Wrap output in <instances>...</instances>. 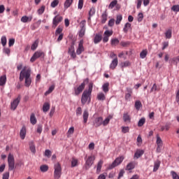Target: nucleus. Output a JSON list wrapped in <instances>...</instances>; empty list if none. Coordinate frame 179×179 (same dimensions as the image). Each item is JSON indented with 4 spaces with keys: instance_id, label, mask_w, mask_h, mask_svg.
<instances>
[{
    "instance_id": "obj_1",
    "label": "nucleus",
    "mask_w": 179,
    "mask_h": 179,
    "mask_svg": "<svg viewBox=\"0 0 179 179\" xmlns=\"http://www.w3.org/2000/svg\"><path fill=\"white\" fill-rule=\"evenodd\" d=\"M89 83V78H86L84 81L78 86L74 87V94L75 96H79L80 93L85 90L86 84Z\"/></svg>"
},
{
    "instance_id": "obj_2",
    "label": "nucleus",
    "mask_w": 179,
    "mask_h": 179,
    "mask_svg": "<svg viewBox=\"0 0 179 179\" xmlns=\"http://www.w3.org/2000/svg\"><path fill=\"white\" fill-rule=\"evenodd\" d=\"M54 170V179H60L61 176H62V167L59 162L55 164Z\"/></svg>"
},
{
    "instance_id": "obj_3",
    "label": "nucleus",
    "mask_w": 179,
    "mask_h": 179,
    "mask_svg": "<svg viewBox=\"0 0 179 179\" xmlns=\"http://www.w3.org/2000/svg\"><path fill=\"white\" fill-rule=\"evenodd\" d=\"M91 100L92 93L84 90L81 96V103L83 104V106H85L87 102L88 103H90Z\"/></svg>"
},
{
    "instance_id": "obj_4",
    "label": "nucleus",
    "mask_w": 179,
    "mask_h": 179,
    "mask_svg": "<svg viewBox=\"0 0 179 179\" xmlns=\"http://www.w3.org/2000/svg\"><path fill=\"white\" fill-rule=\"evenodd\" d=\"M45 57V53L41 50H37L31 57L30 61L31 62H34L36 59H38V58H44Z\"/></svg>"
},
{
    "instance_id": "obj_5",
    "label": "nucleus",
    "mask_w": 179,
    "mask_h": 179,
    "mask_svg": "<svg viewBox=\"0 0 179 179\" xmlns=\"http://www.w3.org/2000/svg\"><path fill=\"white\" fill-rule=\"evenodd\" d=\"M122 162H124V157L116 158L115 160L108 166V170H113V169L117 167V166H120Z\"/></svg>"
},
{
    "instance_id": "obj_6",
    "label": "nucleus",
    "mask_w": 179,
    "mask_h": 179,
    "mask_svg": "<svg viewBox=\"0 0 179 179\" xmlns=\"http://www.w3.org/2000/svg\"><path fill=\"white\" fill-rule=\"evenodd\" d=\"M8 170L12 171L15 169V157L12 154H9L8 156Z\"/></svg>"
},
{
    "instance_id": "obj_7",
    "label": "nucleus",
    "mask_w": 179,
    "mask_h": 179,
    "mask_svg": "<svg viewBox=\"0 0 179 179\" xmlns=\"http://www.w3.org/2000/svg\"><path fill=\"white\" fill-rule=\"evenodd\" d=\"M31 75V70L30 68L28 69V71L25 74V86L29 87L31 85V78H30Z\"/></svg>"
},
{
    "instance_id": "obj_8",
    "label": "nucleus",
    "mask_w": 179,
    "mask_h": 179,
    "mask_svg": "<svg viewBox=\"0 0 179 179\" xmlns=\"http://www.w3.org/2000/svg\"><path fill=\"white\" fill-rule=\"evenodd\" d=\"M156 143H157L156 152L157 153H160V152H162V148H163V141L159 136H157Z\"/></svg>"
},
{
    "instance_id": "obj_9",
    "label": "nucleus",
    "mask_w": 179,
    "mask_h": 179,
    "mask_svg": "<svg viewBox=\"0 0 179 179\" xmlns=\"http://www.w3.org/2000/svg\"><path fill=\"white\" fill-rule=\"evenodd\" d=\"M20 103V96H18L17 99H14L10 103V108L13 111H15L17 108V106Z\"/></svg>"
},
{
    "instance_id": "obj_10",
    "label": "nucleus",
    "mask_w": 179,
    "mask_h": 179,
    "mask_svg": "<svg viewBox=\"0 0 179 179\" xmlns=\"http://www.w3.org/2000/svg\"><path fill=\"white\" fill-rule=\"evenodd\" d=\"M63 17L61 15H56L52 20V27H56L62 22Z\"/></svg>"
},
{
    "instance_id": "obj_11",
    "label": "nucleus",
    "mask_w": 179,
    "mask_h": 179,
    "mask_svg": "<svg viewBox=\"0 0 179 179\" xmlns=\"http://www.w3.org/2000/svg\"><path fill=\"white\" fill-rule=\"evenodd\" d=\"M83 51H85V47H83V40H81L80 41L78 48L76 50L77 55H80Z\"/></svg>"
},
{
    "instance_id": "obj_12",
    "label": "nucleus",
    "mask_w": 179,
    "mask_h": 179,
    "mask_svg": "<svg viewBox=\"0 0 179 179\" xmlns=\"http://www.w3.org/2000/svg\"><path fill=\"white\" fill-rule=\"evenodd\" d=\"M93 162H94V157H88L85 162L86 170H89V169H90V166H92V164H93Z\"/></svg>"
},
{
    "instance_id": "obj_13",
    "label": "nucleus",
    "mask_w": 179,
    "mask_h": 179,
    "mask_svg": "<svg viewBox=\"0 0 179 179\" xmlns=\"http://www.w3.org/2000/svg\"><path fill=\"white\" fill-rule=\"evenodd\" d=\"M102 124H103V117H96L93 121V125L94 127H96V128L101 127Z\"/></svg>"
},
{
    "instance_id": "obj_14",
    "label": "nucleus",
    "mask_w": 179,
    "mask_h": 179,
    "mask_svg": "<svg viewBox=\"0 0 179 179\" xmlns=\"http://www.w3.org/2000/svg\"><path fill=\"white\" fill-rule=\"evenodd\" d=\"M28 71H29V68H27V66H24L23 69L21 71L20 73V82H22V80L26 78V73H27Z\"/></svg>"
},
{
    "instance_id": "obj_15",
    "label": "nucleus",
    "mask_w": 179,
    "mask_h": 179,
    "mask_svg": "<svg viewBox=\"0 0 179 179\" xmlns=\"http://www.w3.org/2000/svg\"><path fill=\"white\" fill-rule=\"evenodd\" d=\"M118 66V58H115L114 59L112 60L109 68L110 69H112L113 71H114V69H115V68H117V66Z\"/></svg>"
},
{
    "instance_id": "obj_16",
    "label": "nucleus",
    "mask_w": 179,
    "mask_h": 179,
    "mask_svg": "<svg viewBox=\"0 0 179 179\" xmlns=\"http://www.w3.org/2000/svg\"><path fill=\"white\" fill-rule=\"evenodd\" d=\"M83 124H87V120H89V111L87 110V109H85L83 111Z\"/></svg>"
},
{
    "instance_id": "obj_17",
    "label": "nucleus",
    "mask_w": 179,
    "mask_h": 179,
    "mask_svg": "<svg viewBox=\"0 0 179 179\" xmlns=\"http://www.w3.org/2000/svg\"><path fill=\"white\" fill-rule=\"evenodd\" d=\"M96 99L99 101H104L106 100V94L104 92H99L96 95Z\"/></svg>"
},
{
    "instance_id": "obj_18",
    "label": "nucleus",
    "mask_w": 179,
    "mask_h": 179,
    "mask_svg": "<svg viewBox=\"0 0 179 179\" xmlns=\"http://www.w3.org/2000/svg\"><path fill=\"white\" fill-rule=\"evenodd\" d=\"M115 6H116L117 9H120V7H118L117 0H113V1H111L108 6V9H113Z\"/></svg>"
},
{
    "instance_id": "obj_19",
    "label": "nucleus",
    "mask_w": 179,
    "mask_h": 179,
    "mask_svg": "<svg viewBox=\"0 0 179 179\" xmlns=\"http://www.w3.org/2000/svg\"><path fill=\"white\" fill-rule=\"evenodd\" d=\"M31 20H33V16L31 15L29 17L24 15L21 17V22L22 23H27V22H31Z\"/></svg>"
},
{
    "instance_id": "obj_20",
    "label": "nucleus",
    "mask_w": 179,
    "mask_h": 179,
    "mask_svg": "<svg viewBox=\"0 0 179 179\" xmlns=\"http://www.w3.org/2000/svg\"><path fill=\"white\" fill-rule=\"evenodd\" d=\"M113 115H108L104 120L102 118V125L103 127H107L110 124V120H112Z\"/></svg>"
},
{
    "instance_id": "obj_21",
    "label": "nucleus",
    "mask_w": 179,
    "mask_h": 179,
    "mask_svg": "<svg viewBox=\"0 0 179 179\" xmlns=\"http://www.w3.org/2000/svg\"><path fill=\"white\" fill-rule=\"evenodd\" d=\"M108 15L107 14V10H106L101 15V23L104 24L107 22V17Z\"/></svg>"
},
{
    "instance_id": "obj_22",
    "label": "nucleus",
    "mask_w": 179,
    "mask_h": 179,
    "mask_svg": "<svg viewBox=\"0 0 179 179\" xmlns=\"http://www.w3.org/2000/svg\"><path fill=\"white\" fill-rule=\"evenodd\" d=\"M123 121L124 122H131V115L129 113H124L123 114Z\"/></svg>"
},
{
    "instance_id": "obj_23",
    "label": "nucleus",
    "mask_w": 179,
    "mask_h": 179,
    "mask_svg": "<svg viewBox=\"0 0 179 179\" xmlns=\"http://www.w3.org/2000/svg\"><path fill=\"white\" fill-rule=\"evenodd\" d=\"M120 66L124 71V68H128V66H131V62L129 61L122 62L120 64Z\"/></svg>"
},
{
    "instance_id": "obj_24",
    "label": "nucleus",
    "mask_w": 179,
    "mask_h": 179,
    "mask_svg": "<svg viewBox=\"0 0 179 179\" xmlns=\"http://www.w3.org/2000/svg\"><path fill=\"white\" fill-rule=\"evenodd\" d=\"M96 13V8H94V7H92L89 11V17H88V20H92V17L94 16Z\"/></svg>"
},
{
    "instance_id": "obj_25",
    "label": "nucleus",
    "mask_w": 179,
    "mask_h": 179,
    "mask_svg": "<svg viewBox=\"0 0 179 179\" xmlns=\"http://www.w3.org/2000/svg\"><path fill=\"white\" fill-rule=\"evenodd\" d=\"M161 162L159 159H157L154 163V169L153 171L156 172L159 170V168L160 167Z\"/></svg>"
},
{
    "instance_id": "obj_26",
    "label": "nucleus",
    "mask_w": 179,
    "mask_h": 179,
    "mask_svg": "<svg viewBox=\"0 0 179 179\" xmlns=\"http://www.w3.org/2000/svg\"><path fill=\"white\" fill-rule=\"evenodd\" d=\"M103 39V37L101 34H96L94 38V44H99L100 41Z\"/></svg>"
},
{
    "instance_id": "obj_27",
    "label": "nucleus",
    "mask_w": 179,
    "mask_h": 179,
    "mask_svg": "<svg viewBox=\"0 0 179 179\" xmlns=\"http://www.w3.org/2000/svg\"><path fill=\"white\" fill-rule=\"evenodd\" d=\"M30 122L32 125H36V124H37V118H36V115L34 113L31 114Z\"/></svg>"
},
{
    "instance_id": "obj_28",
    "label": "nucleus",
    "mask_w": 179,
    "mask_h": 179,
    "mask_svg": "<svg viewBox=\"0 0 179 179\" xmlns=\"http://www.w3.org/2000/svg\"><path fill=\"white\" fill-rule=\"evenodd\" d=\"M143 153H145V152L143 150H137L134 154V157L139 159V157L143 155Z\"/></svg>"
},
{
    "instance_id": "obj_29",
    "label": "nucleus",
    "mask_w": 179,
    "mask_h": 179,
    "mask_svg": "<svg viewBox=\"0 0 179 179\" xmlns=\"http://www.w3.org/2000/svg\"><path fill=\"white\" fill-rule=\"evenodd\" d=\"M110 87V83H106L102 85V90L105 93H108V91L110 89L108 88Z\"/></svg>"
},
{
    "instance_id": "obj_30",
    "label": "nucleus",
    "mask_w": 179,
    "mask_h": 179,
    "mask_svg": "<svg viewBox=\"0 0 179 179\" xmlns=\"http://www.w3.org/2000/svg\"><path fill=\"white\" fill-rule=\"evenodd\" d=\"M6 85V76H1L0 77V86H5Z\"/></svg>"
},
{
    "instance_id": "obj_31",
    "label": "nucleus",
    "mask_w": 179,
    "mask_h": 179,
    "mask_svg": "<svg viewBox=\"0 0 179 179\" xmlns=\"http://www.w3.org/2000/svg\"><path fill=\"white\" fill-rule=\"evenodd\" d=\"M73 3V0H66L64 4V9H68Z\"/></svg>"
},
{
    "instance_id": "obj_32",
    "label": "nucleus",
    "mask_w": 179,
    "mask_h": 179,
    "mask_svg": "<svg viewBox=\"0 0 179 179\" xmlns=\"http://www.w3.org/2000/svg\"><path fill=\"white\" fill-rule=\"evenodd\" d=\"M110 44L113 47H115V45H118V44H120V40H118L117 38H112L110 41Z\"/></svg>"
},
{
    "instance_id": "obj_33",
    "label": "nucleus",
    "mask_w": 179,
    "mask_h": 179,
    "mask_svg": "<svg viewBox=\"0 0 179 179\" xmlns=\"http://www.w3.org/2000/svg\"><path fill=\"white\" fill-rule=\"evenodd\" d=\"M135 169V162H131L129 163L126 167V170L130 171V170H134Z\"/></svg>"
},
{
    "instance_id": "obj_34",
    "label": "nucleus",
    "mask_w": 179,
    "mask_h": 179,
    "mask_svg": "<svg viewBox=\"0 0 179 179\" xmlns=\"http://www.w3.org/2000/svg\"><path fill=\"white\" fill-rule=\"evenodd\" d=\"M147 55H148V50L145 49L141 52L140 58H141V59H145Z\"/></svg>"
},
{
    "instance_id": "obj_35",
    "label": "nucleus",
    "mask_w": 179,
    "mask_h": 179,
    "mask_svg": "<svg viewBox=\"0 0 179 179\" xmlns=\"http://www.w3.org/2000/svg\"><path fill=\"white\" fill-rule=\"evenodd\" d=\"M159 90H160V88L157 87V85H156V83H155V84H153L152 87H151L150 92L156 93V92H159Z\"/></svg>"
},
{
    "instance_id": "obj_36",
    "label": "nucleus",
    "mask_w": 179,
    "mask_h": 179,
    "mask_svg": "<svg viewBox=\"0 0 179 179\" xmlns=\"http://www.w3.org/2000/svg\"><path fill=\"white\" fill-rule=\"evenodd\" d=\"M50 110V103L48 102H45L43 106V113H47Z\"/></svg>"
},
{
    "instance_id": "obj_37",
    "label": "nucleus",
    "mask_w": 179,
    "mask_h": 179,
    "mask_svg": "<svg viewBox=\"0 0 179 179\" xmlns=\"http://www.w3.org/2000/svg\"><path fill=\"white\" fill-rule=\"evenodd\" d=\"M54 89H55V85H51L48 90L45 92V96H48V94L52 93V92H54Z\"/></svg>"
},
{
    "instance_id": "obj_38",
    "label": "nucleus",
    "mask_w": 179,
    "mask_h": 179,
    "mask_svg": "<svg viewBox=\"0 0 179 179\" xmlns=\"http://www.w3.org/2000/svg\"><path fill=\"white\" fill-rule=\"evenodd\" d=\"M48 169H49L48 165H45V164L41 165L40 166V170L41 171H42V173H47V171H48Z\"/></svg>"
},
{
    "instance_id": "obj_39",
    "label": "nucleus",
    "mask_w": 179,
    "mask_h": 179,
    "mask_svg": "<svg viewBox=\"0 0 179 179\" xmlns=\"http://www.w3.org/2000/svg\"><path fill=\"white\" fill-rule=\"evenodd\" d=\"M37 47H38V41L36 40L31 45V50H32V51H35V50H37Z\"/></svg>"
},
{
    "instance_id": "obj_40",
    "label": "nucleus",
    "mask_w": 179,
    "mask_h": 179,
    "mask_svg": "<svg viewBox=\"0 0 179 179\" xmlns=\"http://www.w3.org/2000/svg\"><path fill=\"white\" fill-rule=\"evenodd\" d=\"M78 159L73 157L71 160V167H76L78 164Z\"/></svg>"
},
{
    "instance_id": "obj_41",
    "label": "nucleus",
    "mask_w": 179,
    "mask_h": 179,
    "mask_svg": "<svg viewBox=\"0 0 179 179\" xmlns=\"http://www.w3.org/2000/svg\"><path fill=\"white\" fill-rule=\"evenodd\" d=\"M129 29H131V23L127 22L124 25V27L123 29V31L124 33H128V30H129Z\"/></svg>"
},
{
    "instance_id": "obj_42",
    "label": "nucleus",
    "mask_w": 179,
    "mask_h": 179,
    "mask_svg": "<svg viewBox=\"0 0 179 179\" xmlns=\"http://www.w3.org/2000/svg\"><path fill=\"white\" fill-rule=\"evenodd\" d=\"M145 122H146V119H145V117H142L138 122V127H143Z\"/></svg>"
},
{
    "instance_id": "obj_43",
    "label": "nucleus",
    "mask_w": 179,
    "mask_h": 179,
    "mask_svg": "<svg viewBox=\"0 0 179 179\" xmlns=\"http://www.w3.org/2000/svg\"><path fill=\"white\" fill-rule=\"evenodd\" d=\"M171 36H172L171 29H168V30L165 32V37H166V38H171Z\"/></svg>"
},
{
    "instance_id": "obj_44",
    "label": "nucleus",
    "mask_w": 179,
    "mask_h": 179,
    "mask_svg": "<svg viewBox=\"0 0 179 179\" xmlns=\"http://www.w3.org/2000/svg\"><path fill=\"white\" fill-rule=\"evenodd\" d=\"M58 3H59V0H54L52 1L50 6L51 8H57V6H58Z\"/></svg>"
},
{
    "instance_id": "obj_45",
    "label": "nucleus",
    "mask_w": 179,
    "mask_h": 179,
    "mask_svg": "<svg viewBox=\"0 0 179 179\" xmlns=\"http://www.w3.org/2000/svg\"><path fill=\"white\" fill-rule=\"evenodd\" d=\"M141 107H142V103L141 102V101H136L135 102V108L137 110H140Z\"/></svg>"
},
{
    "instance_id": "obj_46",
    "label": "nucleus",
    "mask_w": 179,
    "mask_h": 179,
    "mask_svg": "<svg viewBox=\"0 0 179 179\" xmlns=\"http://www.w3.org/2000/svg\"><path fill=\"white\" fill-rule=\"evenodd\" d=\"M45 10V6H42L38 10V15H43Z\"/></svg>"
},
{
    "instance_id": "obj_47",
    "label": "nucleus",
    "mask_w": 179,
    "mask_h": 179,
    "mask_svg": "<svg viewBox=\"0 0 179 179\" xmlns=\"http://www.w3.org/2000/svg\"><path fill=\"white\" fill-rule=\"evenodd\" d=\"M1 44L3 45V47H5V45H6V43L8 41L6 39V36H1Z\"/></svg>"
},
{
    "instance_id": "obj_48",
    "label": "nucleus",
    "mask_w": 179,
    "mask_h": 179,
    "mask_svg": "<svg viewBox=\"0 0 179 179\" xmlns=\"http://www.w3.org/2000/svg\"><path fill=\"white\" fill-rule=\"evenodd\" d=\"M85 92H88L89 93H92L93 92V83H90L88 85V90H85Z\"/></svg>"
},
{
    "instance_id": "obj_49",
    "label": "nucleus",
    "mask_w": 179,
    "mask_h": 179,
    "mask_svg": "<svg viewBox=\"0 0 179 179\" xmlns=\"http://www.w3.org/2000/svg\"><path fill=\"white\" fill-rule=\"evenodd\" d=\"M171 176H172L173 179H179V176L176 173V171H171Z\"/></svg>"
},
{
    "instance_id": "obj_50",
    "label": "nucleus",
    "mask_w": 179,
    "mask_h": 179,
    "mask_svg": "<svg viewBox=\"0 0 179 179\" xmlns=\"http://www.w3.org/2000/svg\"><path fill=\"white\" fill-rule=\"evenodd\" d=\"M103 36H106V37H111V36H113V31H108L106 30L105 31V32L103 33Z\"/></svg>"
},
{
    "instance_id": "obj_51",
    "label": "nucleus",
    "mask_w": 179,
    "mask_h": 179,
    "mask_svg": "<svg viewBox=\"0 0 179 179\" xmlns=\"http://www.w3.org/2000/svg\"><path fill=\"white\" fill-rule=\"evenodd\" d=\"M85 31H86V28H81L78 34L79 37H83V36H85Z\"/></svg>"
},
{
    "instance_id": "obj_52",
    "label": "nucleus",
    "mask_w": 179,
    "mask_h": 179,
    "mask_svg": "<svg viewBox=\"0 0 179 179\" xmlns=\"http://www.w3.org/2000/svg\"><path fill=\"white\" fill-rule=\"evenodd\" d=\"M121 20H122V15H117V19L115 21L116 24H120L121 23Z\"/></svg>"
},
{
    "instance_id": "obj_53",
    "label": "nucleus",
    "mask_w": 179,
    "mask_h": 179,
    "mask_svg": "<svg viewBox=\"0 0 179 179\" xmlns=\"http://www.w3.org/2000/svg\"><path fill=\"white\" fill-rule=\"evenodd\" d=\"M138 22H141L143 20V13H139L137 16Z\"/></svg>"
},
{
    "instance_id": "obj_54",
    "label": "nucleus",
    "mask_w": 179,
    "mask_h": 179,
    "mask_svg": "<svg viewBox=\"0 0 179 179\" xmlns=\"http://www.w3.org/2000/svg\"><path fill=\"white\" fill-rule=\"evenodd\" d=\"M103 166V161H99L97 164L96 170L97 171H101V167Z\"/></svg>"
},
{
    "instance_id": "obj_55",
    "label": "nucleus",
    "mask_w": 179,
    "mask_h": 179,
    "mask_svg": "<svg viewBox=\"0 0 179 179\" xmlns=\"http://www.w3.org/2000/svg\"><path fill=\"white\" fill-rule=\"evenodd\" d=\"M171 10H173V12H179V5H173L171 7Z\"/></svg>"
},
{
    "instance_id": "obj_56",
    "label": "nucleus",
    "mask_w": 179,
    "mask_h": 179,
    "mask_svg": "<svg viewBox=\"0 0 179 179\" xmlns=\"http://www.w3.org/2000/svg\"><path fill=\"white\" fill-rule=\"evenodd\" d=\"M3 52H4V54L8 55V56L9 57V55H10V49L8 48H4L3 49Z\"/></svg>"
},
{
    "instance_id": "obj_57",
    "label": "nucleus",
    "mask_w": 179,
    "mask_h": 179,
    "mask_svg": "<svg viewBox=\"0 0 179 179\" xmlns=\"http://www.w3.org/2000/svg\"><path fill=\"white\" fill-rule=\"evenodd\" d=\"M62 28L58 27L55 31V36H58V34H62Z\"/></svg>"
},
{
    "instance_id": "obj_58",
    "label": "nucleus",
    "mask_w": 179,
    "mask_h": 179,
    "mask_svg": "<svg viewBox=\"0 0 179 179\" xmlns=\"http://www.w3.org/2000/svg\"><path fill=\"white\" fill-rule=\"evenodd\" d=\"M76 113L77 116L82 115V108L81 107L77 108Z\"/></svg>"
},
{
    "instance_id": "obj_59",
    "label": "nucleus",
    "mask_w": 179,
    "mask_h": 179,
    "mask_svg": "<svg viewBox=\"0 0 179 179\" xmlns=\"http://www.w3.org/2000/svg\"><path fill=\"white\" fill-rule=\"evenodd\" d=\"M129 131V127H122V132L123 134H127Z\"/></svg>"
},
{
    "instance_id": "obj_60",
    "label": "nucleus",
    "mask_w": 179,
    "mask_h": 179,
    "mask_svg": "<svg viewBox=\"0 0 179 179\" xmlns=\"http://www.w3.org/2000/svg\"><path fill=\"white\" fill-rule=\"evenodd\" d=\"M83 0H79L78 8L81 10V9H83Z\"/></svg>"
},
{
    "instance_id": "obj_61",
    "label": "nucleus",
    "mask_w": 179,
    "mask_h": 179,
    "mask_svg": "<svg viewBox=\"0 0 179 179\" xmlns=\"http://www.w3.org/2000/svg\"><path fill=\"white\" fill-rule=\"evenodd\" d=\"M179 62V56L177 57H174L173 59H172V63L173 64H175V65H177V64H178Z\"/></svg>"
},
{
    "instance_id": "obj_62",
    "label": "nucleus",
    "mask_w": 179,
    "mask_h": 179,
    "mask_svg": "<svg viewBox=\"0 0 179 179\" xmlns=\"http://www.w3.org/2000/svg\"><path fill=\"white\" fill-rule=\"evenodd\" d=\"M20 135H26V127H22V128L20 130Z\"/></svg>"
},
{
    "instance_id": "obj_63",
    "label": "nucleus",
    "mask_w": 179,
    "mask_h": 179,
    "mask_svg": "<svg viewBox=\"0 0 179 179\" xmlns=\"http://www.w3.org/2000/svg\"><path fill=\"white\" fill-rule=\"evenodd\" d=\"M2 179H9V172H5L3 174Z\"/></svg>"
},
{
    "instance_id": "obj_64",
    "label": "nucleus",
    "mask_w": 179,
    "mask_h": 179,
    "mask_svg": "<svg viewBox=\"0 0 179 179\" xmlns=\"http://www.w3.org/2000/svg\"><path fill=\"white\" fill-rule=\"evenodd\" d=\"M176 101L178 103V104H179V89L176 92Z\"/></svg>"
}]
</instances>
